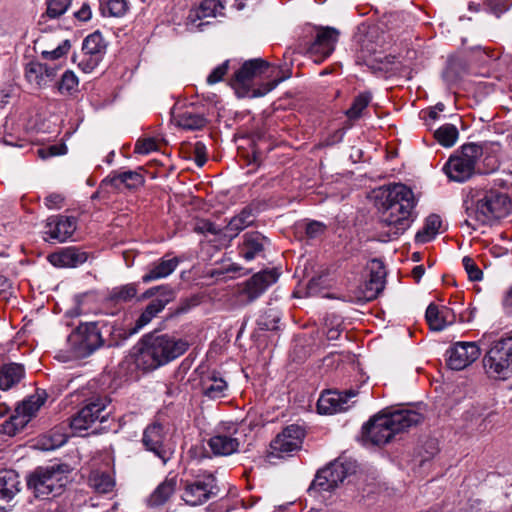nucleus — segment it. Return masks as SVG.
I'll list each match as a JSON object with an SVG mask.
<instances>
[{
  "label": "nucleus",
  "instance_id": "obj_1",
  "mask_svg": "<svg viewBox=\"0 0 512 512\" xmlns=\"http://www.w3.org/2000/svg\"><path fill=\"white\" fill-rule=\"evenodd\" d=\"M188 347V342L183 339L148 334L137 345L134 363L143 372L152 371L181 356Z\"/></svg>",
  "mask_w": 512,
  "mask_h": 512
},
{
  "label": "nucleus",
  "instance_id": "obj_2",
  "mask_svg": "<svg viewBox=\"0 0 512 512\" xmlns=\"http://www.w3.org/2000/svg\"><path fill=\"white\" fill-rule=\"evenodd\" d=\"M421 413L413 409H398L381 412L373 416L362 428L365 443L381 446L390 442L393 437L423 421Z\"/></svg>",
  "mask_w": 512,
  "mask_h": 512
},
{
  "label": "nucleus",
  "instance_id": "obj_3",
  "mask_svg": "<svg viewBox=\"0 0 512 512\" xmlns=\"http://www.w3.org/2000/svg\"><path fill=\"white\" fill-rule=\"evenodd\" d=\"M415 205L414 193L406 185L397 183L387 188L381 223L388 228L389 237L396 238L411 226Z\"/></svg>",
  "mask_w": 512,
  "mask_h": 512
},
{
  "label": "nucleus",
  "instance_id": "obj_4",
  "mask_svg": "<svg viewBox=\"0 0 512 512\" xmlns=\"http://www.w3.org/2000/svg\"><path fill=\"white\" fill-rule=\"evenodd\" d=\"M471 206L466 207L468 218L464 223L474 230L480 225L492 224L512 212V200L502 188L477 191Z\"/></svg>",
  "mask_w": 512,
  "mask_h": 512
},
{
  "label": "nucleus",
  "instance_id": "obj_5",
  "mask_svg": "<svg viewBox=\"0 0 512 512\" xmlns=\"http://www.w3.org/2000/svg\"><path fill=\"white\" fill-rule=\"evenodd\" d=\"M70 467L67 464H53L38 467L28 478L27 485L37 498L47 499L60 495L68 482Z\"/></svg>",
  "mask_w": 512,
  "mask_h": 512
},
{
  "label": "nucleus",
  "instance_id": "obj_6",
  "mask_svg": "<svg viewBox=\"0 0 512 512\" xmlns=\"http://www.w3.org/2000/svg\"><path fill=\"white\" fill-rule=\"evenodd\" d=\"M490 377L507 379L512 374V335L494 341L483 358Z\"/></svg>",
  "mask_w": 512,
  "mask_h": 512
},
{
  "label": "nucleus",
  "instance_id": "obj_7",
  "mask_svg": "<svg viewBox=\"0 0 512 512\" xmlns=\"http://www.w3.org/2000/svg\"><path fill=\"white\" fill-rule=\"evenodd\" d=\"M483 154V148L476 143H467L461 151L449 158L444 169L447 176L456 182H464L475 173L476 163Z\"/></svg>",
  "mask_w": 512,
  "mask_h": 512
},
{
  "label": "nucleus",
  "instance_id": "obj_8",
  "mask_svg": "<svg viewBox=\"0 0 512 512\" xmlns=\"http://www.w3.org/2000/svg\"><path fill=\"white\" fill-rule=\"evenodd\" d=\"M107 400L102 397H93L71 418L70 428L75 435H83L95 422H104L109 412L106 411Z\"/></svg>",
  "mask_w": 512,
  "mask_h": 512
},
{
  "label": "nucleus",
  "instance_id": "obj_9",
  "mask_svg": "<svg viewBox=\"0 0 512 512\" xmlns=\"http://www.w3.org/2000/svg\"><path fill=\"white\" fill-rule=\"evenodd\" d=\"M352 472L353 467L350 463L345 464L340 461L331 462L317 472L309 486L308 492L332 491Z\"/></svg>",
  "mask_w": 512,
  "mask_h": 512
},
{
  "label": "nucleus",
  "instance_id": "obj_10",
  "mask_svg": "<svg viewBox=\"0 0 512 512\" xmlns=\"http://www.w3.org/2000/svg\"><path fill=\"white\" fill-rule=\"evenodd\" d=\"M352 472L353 467L350 463L345 464L340 461L331 462L317 472L309 486L308 492L332 491Z\"/></svg>",
  "mask_w": 512,
  "mask_h": 512
},
{
  "label": "nucleus",
  "instance_id": "obj_11",
  "mask_svg": "<svg viewBox=\"0 0 512 512\" xmlns=\"http://www.w3.org/2000/svg\"><path fill=\"white\" fill-rule=\"evenodd\" d=\"M352 472L353 467L350 463L345 464L340 461L331 462L317 472L309 486L308 492L332 491Z\"/></svg>",
  "mask_w": 512,
  "mask_h": 512
},
{
  "label": "nucleus",
  "instance_id": "obj_12",
  "mask_svg": "<svg viewBox=\"0 0 512 512\" xmlns=\"http://www.w3.org/2000/svg\"><path fill=\"white\" fill-rule=\"evenodd\" d=\"M270 68L271 66L269 62L261 58L247 60L234 73V76L231 80V85L239 96H247L249 95L253 81L256 78L267 75Z\"/></svg>",
  "mask_w": 512,
  "mask_h": 512
},
{
  "label": "nucleus",
  "instance_id": "obj_13",
  "mask_svg": "<svg viewBox=\"0 0 512 512\" xmlns=\"http://www.w3.org/2000/svg\"><path fill=\"white\" fill-rule=\"evenodd\" d=\"M357 62L370 65L372 62H383L382 52L384 50L385 38L378 27H371L357 38Z\"/></svg>",
  "mask_w": 512,
  "mask_h": 512
},
{
  "label": "nucleus",
  "instance_id": "obj_14",
  "mask_svg": "<svg viewBox=\"0 0 512 512\" xmlns=\"http://www.w3.org/2000/svg\"><path fill=\"white\" fill-rule=\"evenodd\" d=\"M216 478L212 474L203 475L194 481H187L182 500L189 506H199L218 494Z\"/></svg>",
  "mask_w": 512,
  "mask_h": 512
},
{
  "label": "nucleus",
  "instance_id": "obj_15",
  "mask_svg": "<svg viewBox=\"0 0 512 512\" xmlns=\"http://www.w3.org/2000/svg\"><path fill=\"white\" fill-rule=\"evenodd\" d=\"M69 341L73 346L75 357L85 358L91 355L95 350L101 347L98 338L97 324L94 322L80 324L76 331L70 335Z\"/></svg>",
  "mask_w": 512,
  "mask_h": 512
},
{
  "label": "nucleus",
  "instance_id": "obj_16",
  "mask_svg": "<svg viewBox=\"0 0 512 512\" xmlns=\"http://www.w3.org/2000/svg\"><path fill=\"white\" fill-rule=\"evenodd\" d=\"M142 443L146 450L166 463L170 459V448L168 444V429L158 421L149 424L142 436Z\"/></svg>",
  "mask_w": 512,
  "mask_h": 512
},
{
  "label": "nucleus",
  "instance_id": "obj_17",
  "mask_svg": "<svg viewBox=\"0 0 512 512\" xmlns=\"http://www.w3.org/2000/svg\"><path fill=\"white\" fill-rule=\"evenodd\" d=\"M339 32L332 27H319L313 41L307 46L306 53L315 63L323 62L335 49Z\"/></svg>",
  "mask_w": 512,
  "mask_h": 512
},
{
  "label": "nucleus",
  "instance_id": "obj_18",
  "mask_svg": "<svg viewBox=\"0 0 512 512\" xmlns=\"http://www.w3.org/2000/svg\"><path fill=\"white\" fill-rule=\"evenodd\" d=\"M481 355L475 342H456L446 351V364L451 370L460 371L474 363Z\"/></svg>",
  "mask_w": 512,
  "mask_h": 512
},
{
  "label": "nucleus",
  "instance_id": "obj_19",
  "mask_svg": "<svg viewBox=\"0 0 512 512\" xmlns=\"http://www.w3.org/2000/svg\"><path fill=\"white\" fill-rule=\"evenodd\" d=\"M279 278L276 269L260 271L249 278L240 288L239 296L247 303H251L262 295L266 289Z\"/></svg>",
  "mask_w": 512,
  "mask_h": 512
},
{
  "label": "nucleus",
  "instance_id": "obj_20",
  "mask_svg": "<svg viewBox=\"0 0 512 512\" xmlns=\"http://www.w3.org/2000/svg\"><path fill=\"white\" fill-rule=\"evenodd\" d=\"M175 299V291L171 287L161 288V294L153 299L136 319L135 325L129 329V335L138 333L143 327L149 324L165 306Z\"/></svg>",
  "mask_w": 512,
  "mask_h": 512
},
{
  "label": "nucleus",
  "instance_id": "obj_21",
  "mask_svg": "<svg viewBox=\"0 0 512 512\" xmlns=\"http://www.w3.org/2000/svg\"><path fill=\"white\" fill-rule=\"evenodd\" d=\"M304 430L298 425L286 427L282 433L278 434L271 442V448L276 457H284L298 449L302 445Z\"/></svg>",
  "mask_w": 512,
  "mask_h": 512
},
{
  "label": "nucleus",
  "instance_id": "obj_22",
  "mask_svg": "<svg viewBox=\"0 0 512 512\" xmlns=\"http://www.w3.org/2000/svg\"><path fill=\"white\" fill-rule=\"evenodd\" d=\"M369 279L364 283L360 300L369 302L378 297L386 283V269L379 259H372L368 264Z\"/></svg>",
  "mask_w": 512,
  "mask_h": 512
},
{
  "label": "nucleus",
  "instance_id": "obj_23",
  "mask_svg": "<svg viewBox=\"0 0 512 512\" xmlns=\"http://www.w3.org/2000/svg\"><path fill=\"white\" fill-rule=\"evenodd\" d=\"M356 396V392L328 390L323 392L317 401V410L320 414H334L344 412L350 408V399Z\"/></svg>",
  "mask_w": 512,
  "mask_h": 512
},
{
  "label": "nucleus",
  "instance_id": "obj_24",
  "mask_svg": "<svg viewBox=\"0 0 512 512\" xmlns=\"http://www.w3.org/2000/svg\"><path fill=\"white\" fill-rule=\"evenodd\" d=\"M77 228V219L72 216L53 215L47 219L45 233L58 242L70 238Z\"/></svg>",
  "mask_w": 512,
  "mask_h": 512
},
{
  "label": "nucleus",
  "instance_id": "obj_25",
  "mask_svg": "<svg viewBox=\"0 0 512 512\" xmlns=\"http://www.w3.org/2000/svg\"><path fill=\"white\" fill-rule=\"evenodd\" d=\"M256 220V214L251 206L244 207L237 215L233 216L224 226V241L230 243L244 229L251 226Z\"/></svg>",
  "mask_w": 512,
  "mask_h": 512
},
{
  "label": "nucleus",
  "instance_id": "obj_26",
  "mask_svg": "<svg viewBox=\"0 0 512 512\" xmlns=\"http://www.w3.org/2000/svg\"><path fill=\"white\" fill-rule=\"evenodd\" d=\"M88 260V253L77 247H67L49 255V261L56 267L76 268Z\"/></svg>",
  "mask_w": 512,
  "mask_h": 512
},
{
  "label": "nucleus",
  "instance_id": "obj_27",
  "mask_svg": "<svg viewBox=\"0 0 512 512\" xmlns=\"http://www.w3.org/2000/svg\"><path fill=\"white\" fill-rule=\"evenodd\" d=\"M94 323L97 324L98 338L101 347L118 346L122 340L130 336L129 330H123L121 327H118L114 322L98 320L95 321Z\"/></svg>",
  "mask_w": 512,
  "mask_h": 512
},
{
  "label": "nucleus",
  "instance_id": "obj_28",
  "mask_svg": "<svg viewBox=\"0 0 512 512\" xmlns=\"http://www.w3.org/2000/svg\"><path fill=\"white\" fill-rule=\"evenodd\" d=\"M425 318L432 330L442 331L448 325L455 322L456 315L449 307H439L438 305L431 303L426 309Z\"/></svg>",
  "mask_w": 512,
  "mask_h": 512
},
{
  "label": "nucleus",
  "instance_id": "obj_29",
  "mask_svg": "<svg viewBox=\"0 0 512 512\" xmlns=\"http://www.w3.org/2000/svg\"><path fill=\"white\" fill-rule=\"evenodd\" d=\"M19 475L15 470L4 469L0 471V510L7 512L3 503H9L19 492Z\"/></svg>",
  "mask_w": 512,
  "mask_h": 512
},
{
  "label": "nucleus",
  "instance_id": "obj_30",
  "mask_svg": "<svg viewBox=\"0 0 512 512\" xmlns=\"http://www.w3.org/2000/svg\"><path fill=\"white\" fill-rule=\"evenodd\" d=\"M145 178L137 171L112 172L103 181L102 184L110 185L115 189H120L124 185L128 189H137L144 185Z\"/></svg>",
  "mask_w": 512,
  "mask_h": 512
},
{
  "label": "nucleus",
  "instance_id": "obj_31",
  "mask_svg": "<svg viewBox=\"0 0 512 512\" xmlns=\"http://www.w3.org/2000/svg\"><path fill=\"white\" fill-rule=\"evenodd\" d=\"M179 264L176 257L165 259L162 258L158 262H154L147 267L146 273L142 276L143 283H150L172 274Z\"/></svg>",
  "mask_w": 512,
  "mask_h": 512
},
{
  "label": "nucleus",
  "instance_id": "obj_32",
  "mask_svg": "<svg viewBox=\"0 0 512 512\" xmlns=\"http://www.w3.org/2000/svg\"><path fill=\"white\" fill-rule=\"evenodd\" d=\"M201 392L209 399H219L225 396L227 390V382L213 371L201 378Z\"/></svg>",
  "mask_w": 512,
  "mask_h": 512
},
{
  "label": "nucleus",
  "instance_id": "obj_33",
  "mask_svg": "<svg viewBox=\"0 0 512 512\" xmlns=\"http://www.w3.org/2000/svg\"><path fill=\"white\" fill-rule=\"evenodd\" d=\"M266 237L259 232L244 234L243 243L239 248L240 255L247 261L253 260L264 250Z\"/></svg>",
  "mask_w": 512,
  "mask_h": 512
},
{
  "label": "nucleus",
  "instance_id": "obj_34",
  "mask_svg": "<svg viewBox=\"0 0 512 512\" xmlns=\"http://www.w3.org/2000/svg\"><path fill=\"white\" fill-rule=\"evenodd\" d=\"M208 445L215 455L228 456L238 451L240 442L232 435L218 434L209 439Z\"/></svg>",
  "mask_w": 512,
  "mask_h": 512
},
{
  "label": "nucleus",
  "instance_id": "obj_35",
  "mask_svg": "<svg viewBox=\"0 0 512 512\" xmlns=\"http://www.w3.org/2000/svg\"><path fill=\"white\" fill-rule=\"evenodd\" d=\"M177 487L176 477L165 478L148 498V505L158 507L164 505L175 493Z\"/></svg>",
  "mask_w": 512,
  "mask_h": 512
},
{
  "label": "nucleus",
  "instance_id": "obj_36",
  "mask_svg": "<svg viewBox=\"0 0 512 512\" xmlns=\"http://www.w3.org/2000/svg\"><path fill=\"white\" fill-rule=\"evenodd\" d=\"M24 375V368L20 364L10 363L0 368V389L8 390L17 384Z\"/></svg>",
  "mask_w": 512,
  "mask_h": 512
},
{
  "label": "nucleus",
  "instance_id": "obj_37",
  "mask_svg": "<svg viewBox=\"0 0 512 512\" xmlns=\"http://www.w3.org/2000/svg\"><path fill=\"white\" fill-rule=\"evenodd\" d=\"M174 121L179 127L187 130L202 129L207 123L201 114L191 111H184L174 115Z\"/></svg>",
  "mask_w": 512,
  "mask_h": 512
},
{
  "label": "nucleus",
  "instance_id": "obj_38",
  "mask_svg": "<svg viewBox=\"0 0 512 512\" xmlns=\"http://www.w3.org/2000/svg\"><path fill=\"white\" fill-rule=\"evenodd\" d=\"M90 486L98 493L106 494L115 487L114 478L106 472L94 471L89 476Z\"/></svg>",
  "mask_w": 512,
  "mask_h": 512
},
{
  "label": "nucleus",
  "instance_id": "obj_39",
  "mask_svg": "<svg viewBox=\"0 0 512 512\" xmlns=\"http://www.w3.org/2000/svg\"><path fill=\"white\" fill-rule=\"evenodd\" d=\"M46 65L38 62H30L25 68V77L30 84L37 88L47 86Z\"/></svg>",
  "mask_w": 512,
  "mask_h": 512
},
{
  "label": "nucleus",
  "instance_id": "obj_40",
  "mask_svg": "<svg viewBox=\"0 0 512 512\" xmlns=\"http://www.w3.org/2000/svg\"><path fill=\"white\" fill-rule=\"evenodd\" d=\"M442 221L440 216L431 214L427 217L425 225L422 230L416 234V241L425 243L430 241L438 233L441 227Z\"/></svg>",
  "mask_w": 512,
  "mask_h": 512
},
{
  "label": "nucleus",
  "instance_id": "obj_41",
  "mask_svg": "<svg viewBox=\"0 0 512 512\" xmlns=\"http://www.w3.org/2000/svg\"><path fill=\"white\" fill-rule=\"evenodd\" d=\"M220 8L222 6L219 0H202L196 9L190 11L189 19L194 22L197 19L215 17Z\"/></svg>",
  "mask_w": 512,
  "mask_h": 512
},
{
  "label": "nucleus",
  "instance_id": "obj_42",
  "mask_svg": "<svg viewBox=\"0 0 512 512\" xmlns=\"http://www.w3.org/2000/svg\"><path fill=\"white\" fill-rule=\"evenodd\" d=\"M46 401V393L37 392L23 401L16 409L30 420Z\"/></svg>",
  "mask_w": 512,
  "mask_h": 512
},
{
  "label": "nucleus",
  "instance_id": "obj_43",
  "mask_svg": "<svg viewBox=\"0 0 512 512\" xmlns=\"http://www.w3.org/2000/svg\"><path fill=\"white\" fill-rule=\"evenodd\" d=\"M106 47L103 36L100 32H94L88 35L82 44V52L87 55L90 54L95 57H99Z\"/></svg>",
  "mask_w": 512,
  "mask_h": 512
},
{
  "label": "nucleus",
  "instance_id": "obj_44",
  "mask_svg": "<svg viewBox=\"0 0 512 512\" xmlns=\"http://www.w3.org/2000/svg\"><path fill=\"white\" fill-rule=\"evenodd\" d=\"M458 135L459 132L456 126L449 123L442 125L434 133L435 139L444 147L453 146L458 139Z\"/></svg>",
  "mask_w": 512,
  "mask_h": 512
},
{
  "label": "nucleus",
  "instance_id": "obj_45",
  "mask_svg": "<svg viewBox=\"0 0 512 512\" xmlns=\"http://www.w3.org/2000/svg\"><path fill=\"white\" fill-rule=\"evenodd\" d=\"M137 285L129 283L113 288L109 292V300L115 303H123L132 300L137 295Z\"/></svg>",
  "mask_w": 512,
  "mask_h": 512
},
{
  "label": "nucleus",
  "instance_id": "obj_46",
  "mask_svg": "<svg viewBox=\"0 0 512 512\" xmlns=\"http://www.w3.org/2000/svg\"><path fill=\"white\" fill-rule=\"evenodd\" d=\"M193 229L198 234L214 235L219 241L225 242L223 236L224 227H220L208 219L197 220Z\"/></svg>",
  "mask_w": 512,
  "mask_h": 512
},
{
  "label": "nucleus",
  "instance_id": "obj_47",
  "mask_svg": "<svg viewBox=\"0 0 512 512\" xmlns=\"http://www.w3.org/2000/svg\"><path fill=\"white\" fill-rule=\"evenodd\" d=\"M372 96L369 92L359 94L353 100L351 107L346 111V115L351 120H356L361 117L363 110L371 102Z\"/></svg>",
  "mask_w": 512,
  "mask_h": 512
},
{
  "label": "nucleus",
  "instance_id": "obj_48",
  "mask_svg": "<svg viewBox=\"0 0 512 512\" xmlns=\"http://www.w3.org/2000/svg\"><path fill=\"white\" fill-rule=\"evenodd\" d=\"M280 318V313L276 309H268L259 316L257 324L261 330H277Z\"/></svg>",
  "mask_w": 512,
  "mask_h": 512
},
{
  "label": "nucleus",
  "instance_id": "obj_49",
  "mask_svg": "<svg viewBox=\"0 0 512 512\" xmlns=\"http://www.w3.org/2000/svg\"><path fill=\"white\" fill-rule=\"evenodd\" d=\"M78 78L74 72L67 70L61 77L58 90L61 94L72 95L78 89Z\"/></svg>",
  "mask_w": 512,
  "mask_h": 512
},
{
  "label": "nucleus",
  "instance_id": "obj_50",
  "mask_svg": "<svg viewBox=\"0 0 512 512\" xmlns=\"http://www.w3.org/2000/svg\"><path fill=\"white\" fill-rule=\"evenodd\" d=\"M72 0H48L46 14L49 18L62 16L70 7Z\"/></svg>",
  "mask_w": 512,
  "mask_h": 512
},
{
  "label": "nucleus",
  "instance_id": "obj_51",
  "mask_svg": "<svg viewBox=\"0 0 512 512\" xmlns=\"http://www.w3.org/2000/svg\"><path fill=\"white\" fill-rule=\"evenodd\" d=\"M462 263L470 280L479 281L482 279L483 273L472 258L465 256Z\"/></svg>",
  "mask_w": 512,
  "mask_h": 512
},
{
  "label": "nucleus",
  "instance_id": "obj_52",
  "mask_svg": "<svg viewBox=\"0 0 512 512\" xmlns=\"http://www.w3.org/2000/svg\"><path fill=\"white\" fill-rule=\"evenodd\" d=\"M229 69V60H226L221 65L217 66L213 69V71L207 77V83L209 85L216 84L220 82L223 77L226 75Z\"/></svg>",
  "mask_w": 512,
  "mask_h": 512
},
{
  "label": "nucleus",
  "instance_id": "obj_53",
  "mask_svg": "<svg viewBox=\"0 0 512 512\" xmlns=\"http://www.w3.org/2000/svg\"><path fill=\"white\" fill-rule=\"evenodd\" d=\"M70 47H71L70 41L65 40L57 48H55L51 51H43L42 57L44 59L56 60V59L62 57L63 55H65L69 51Z\"/></svg>",
  "mask_w": 512,
  "mask_h": 512
},
{
  "label": "nucleus",
  "instance_id": "obj_54",
  "mask_svg": "<svg viewBox=\"0 0 512 512\" xmlns=\"http://www.w3.org/2000/svg\"><path fill=\"white\" fill-rule=\"evenodd\" d=\"M485 3L487 8L496 16H500L510 6V0H485Z\"/></svg>",
  "mask_w": 512,
  "mask_h": 512
},
{
  "label": "nucleus",
  "instance_id": "obj_55",
  "mask_svg": "<svg viewBox=\"0 0 512 512\" xmlns=\"http://www.w3.org/2000/svg\"><path fill=\"white\" fill-rule=\"evenodd\" d=\"M107 8L111 16L120 17L127 11V2L125 0H109Z\"/></svg>",
  "mask_w": 512,
  "mask_h": 512
},
{
  "label": "nucleus",
  "instance_id": "obj_56",
  "mask_svg": "<svg viewBox=\"0 0 512 512\" xmlns=\"http://www.w3.org/2000/svg\"><path fill=\"white\" fill-rule=\"evenodd\" d=\"M157 149V143L152 138L138 140L135 144V153L148 154Z\"/></svg>",
  "mask_w": 512,
  "mask_h": 512
},
{
  "label": "nucleus",
  "instance_id": "obj_57",
  "mask_svg": "<svg viewBox=\"0 0 512 512\" xmlns=\"http://www.w3.org/2000/svg\"><path fill=\"white\" fill-rule=\"evenodd\" d=\"M99 63V57L90 54H83V58L78 62V67L85 73L93 71Z\"/></svg>",
  "mask_w": 512,
  "mask_h": 512
},
{
  "label": "nucleus",
  "instance_id": "obj_58",
  "mask_svg": "<svg viewBox=\"0 0 512 512\" xmlns=\"http://www.w3.org/2000/svg\"><path fill=\"white\" fill-rule=\"evenodd\" d=\"M326 227L323 223L318 221H311L306 225V235L311 238H317L322 235L325 231Z\"/></svg>",
  "mask_w": 512,
  "mask_h": 512
},
{
  "label": "nucleus",
  "instance_id": "obj_59",
  "mask_svg": "<svg viewBox=\"0 0 512 512\" xmlns=\"http://www.w3.org/2000/svg\"><path fill=\"white\" fill-rule=\"evenodd\" d=\"M194 160L197 166L202 167L207 161L206 146L202 142H196L194 145Z\"/></svg>",
  "mask_w": 512,
  "mask_h": 512
},
{
  "label": "nucleus",
  "instance_id": "obj_60",
  "mask_svg": "<svg viewBox=\"0 0 512 512\" xmlns=\"http://www.w3.org/2000/svg\"><path fill=\"white\" fill-rule=\"evenodd\" d=\"M286 78H288V76H282V77L276 78L270 82H267L263 85V88L258 89V90H252L251 95L253 97L263 96V95L267 94L268 92L272 91L274 88H276L277 85L279 83H281L282 81H284Z\"/></svg>",
  "mask_w": 512,
  "mask_h": 512
},
{
  "label": "nucleus",
  "instance_id": "obj_61",
  "mask_svg": "<svg viewBox=\"0 0 512 512\" xmlns=\"http://www.w3.org/2000/svg\"><path fill=\"white\" fill-rule=\"evenodd\" d=\"M68 440V436L57 431H53L50 435V444L45 445L46 450H53L64 445Z\"/></svg>",
  "mask_w": 512,
  "mask_h": 512
},
{
  "label": "nucleus",
  "instance_id": "obj_62",
  "mask_svg": "<svg viewBox=\"0 0 512 512\" xmlns=\"http://www.w3.org/2000/svg\"><path fill=\"white\" fill-rule=\"evenodd\" d=\"M76 19L82 22L89 21L92 17V9L90 2H83L80 9L74 13Z\"/></svg>",
  "mask_w": 512,
  "mask_h": 512
},
{
  "label": "nucleus",
  "instance_id": "obj_63",
  "mask_svg": "<svg viewBox=\"0 0 512 512\" xmlns=\"http://www.w3.org/2000/svg\"><path fill=\"white\" fill-rule=\"evenodd\" d=\"M64 198L61 194L52 193L48 195L45 199V205L49 209H59L63 204Z\"/></svg>",
  "mask_w": 512,
  "mask_h": 512
},
{
  "label": "nucleus",
  "instance_id": "obj_64",
  "mask_svg": "<svg viewBox=\"0 0 512 512\" xmlns=\"http://www.w3.org/2000/svg\"><path fill=\"white\" fill-rule=\"evenodd\" d=\"M14 427L18 432H20L30 421L28 417L20 413L17 409L15 410V414L11 416Z\"/></svg>",
  "mask_w": 512,
  "mask_h": 512
}]
</instances>
